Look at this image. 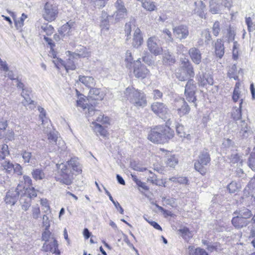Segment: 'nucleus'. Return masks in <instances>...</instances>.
<instances>
[{"label":"nucleus","mask_w":255,"mask_h":255,"mask_svg":"<svg viewBox=\"0 0 255 255\" xmlns=\"http://www.w3.org/2000/svg\"><path fill=\"white\" fill-rule=\"evenodd\" d=\"M40 204L43 207V210L45 213H51L50 207L46 199H41L40 200Z\"/></svg>","instance_id":"864d4df0"},{"label":"nucleus","mask_w":255,"mask_h":255,"mask_svg":"<svg viewBox=\"0 0 255 255\" xmlns=\"http://www.w3.org/2000/svg\"><path fill=\"white\" fill-rule=\"evenodd\" d=\"M54 31L53 26L47 23H43L39 28V32L41 34L45 33L47 35H51Z\"/></svg>","instance_id":"72a5a7b5"},{"label":"nucleus","mask_w":255,"mask_h":255,"mask_svg":"<svg viewBox=\"0 0 255 255\" xmlns=\"http://www.w3.org/2000/svg\"><path fill=\"white\" fill-rule=\"evenodd\" d=\"M58 9L55 4L47 2L44 5L42 10L43 18L48 22L54 20L57 17Z\"/></svg>","instance_id":"7ed1b4c3"},{"label":"nucleus","mask_w":255,"mask_h":255,"mask_svg":"<svg viewBox=\"0 0 255 255\" xmlns=\"http://www.w3.org/2000/svg\"><path fill=\"white\" fill-rule=\"evenodd\" d=\"M178 162V158L175 155L168 156L166 158V164L171 167H174Z\"/></svg>","instance_id":"09e8293b"},{"label":"nucleus","mask_w":255,"mask_h":255,"mask_svg":"<svg viewBox=\"0 0 255 255\" xmlns=\"http://www.w3.org/2000/svg\"><path fill=\"white\" fill-rule=\"evenodd\" d=\"M60 174V177L58 178V181L67 185H69L72 183L73 180V175L72 174H71L70 171L61 173Z\"/></svg>","instance_id":"393cba45"},{"label":"nucleus","mask_w":255,"mask_h":255,"mask_svg":"<svg viewBox=\"0 0 255 255\" xmlns=\"http://www.w3.org/2000/svg\"><path fill=\"white\" fill-rule=\"evenodd\" d=\"M136 28V27H135L134 21L133 20L132 21H130L126 23L125 27V31L126 35L127 36L126 40H128V37L130 35L131 29L133 28L134 30Z\"/></svg>","instance_id":"a19ab883"},{"label":"nucleus","mask_w":255,"mask_h":255,"mask_svg":"<svg viewBox=\"0 0 255 255\" xmlns=\"http://www.w3.org/2000/svg\"><path fill=\"white\" fill-rule=\"evenodd\" d=\"M163 63L167 65H171L175 62V59L174 56L168 51H164L162 56Z\"/></svg>","instance_id":"cd10ccee"},{"label":"nucleus","mask_w":255,"mask_h":255,"mask_svg":"<svg viewBox=\"0 0 255 255\" xmlns=\"http://www.w3.org/2000/svg\"><path fill=\"white\" fill-rule=\"evenodd\" d=\"M115 6L117 10L111 15L113 20H111V23H117L123 19L127 15V9L125 8L123 1L118 0L115 3Z\"/></svg>","instance_id":"6e6552de"},{"label":"nucleus","mask_w":255,"mask_h":255,"mask_svg":"<svg viewBox=\"0 0 255 255\" xmlns=\"http://www.w3.org/2000/svg\"><path fill=\"white\" fill-rule=\"evenodd\" d=\"M69 55L70 57L66 63L63 61H61V64L64 66L67 72L69 70H74L76 68L75 62L73 60L75 58H73L72 56H71V55Z\"/></svg>","instance_id":"f704fd0d"},{"label":"nucleus","mask_w":255,"mask_h":255,"mask_svg":"<svg viewBox=\"0 0 255 255\" xmlns=\"http://www.w3.org/2000/svg\"><path fill=\"white\" fill-rule=\"evenodd\" d=\"M57 246L56 241L52 238L49 242H45L42 248L46 252L54 253L57 248Z\"/></svg>","instance_id":"bb28decb"},{"label":"nucleus","mask_w":255,"mask_h":255,"mask_svg":"<svg viewBox=\"0 0 255 255\" xmlns=\"http://www.w3.org/2000/svg\"><path fill=\"white\" fill-rule=\"evenodd\" d=\"M57 167L58 169L60 171V174L61 173H63L69 171V170L67 169L66 164L63 163L57 164Z\"/></svg>","instance_id":"0e129e2a"},{"label":"nucleus","mask_w":255,"mask_h":255,"mask_svg":"<svg viewBox=\"0 0 255 255\" xmlns=\"http://www.w3.org/2000/svg\"><path fill=\"white\" fill-rule=\"evenodd\" d=\"M22 183V181L19 183L15 189L9 190L6 193L4 198L6 204L14 205L18 200L19 195H22L23 190L25 188V186H23Z\"/></svg>","instance_id":"20e7f679"},{"label":"nucleus","mask_w":255,"mask_h":255,"mask_svg":"<svg viewBox=\"0 0 255 255\" xmlns=\"http://www.w3.org/2000/svg\"><path fill=\"white\" fill-rule=\"evenodd\" d=\"M22 195L26 198H30L31 199L32 198L35 197L37 196L36 191L34 187H26L23 190Z\"/></svg>","instance_id":"e433bc0d"},{"label":"nucleus","mask_w":255,"mask_h":255,"mask_svg":"<svg viewBox=\"0 0 255 255\" xmlns=\"http://www.w3.org/2000/svg\"><path fill=\"white\" fill-rule=\"evenodd\" d=\"M195 255H209L205 250L200 248L195 250Z\"/></svg>","instance_id":"774afa93"},{"label":"nucleus","mask_w":255,"mask_h":255,"mask_svg":"<svg viewBox=\"0 0 255 255\" xmlns=\"http://www.w3.org/2000/svg\"><path fill=\"white\" fill-rule=\"evenodd\" d=\"M152 111L159 118L164 120H167V124H169L170 121V114L169 110L165 105L162 103H153L151 106Z\"/></svg>","instance_id":"423d86ee"},{"label":"nucleus","mask_w":255,"mask_h":255,"mask_svg":"<svg viewBox=\"0 0 255 255\" xmlns=\"http://www.w3.org/2000/svg\"><path fill=\"white\" fill-rule=\"evenodd\" d=\"M51 233L50 231H49V229L46 230L45 229V231L42 233V238L43 241H45V242H49V238H50V235Z\"/></svg>","instance_id":"338daca9"},{"label":"nucleus","mask_w":255,"mask_h":255,"mask_svg":"<svg viewBox=\"0 0 255 255\" xmlns=\"http://www.w3.org/2000/svg\"><path fill=\"white\" fill-rule=\"evenodd\" d=\"M133 73L136 78H144L150 74L149 71L143 64L139 59H137L134 65Z\"/></svg>","instance_id":"9b49d317"},{"label":"nucleus","mask_w":255,"mask_h":255,"mask_svg":"<svg viewBox=\"0 0 255 255\" xmlns=\"http://www.w3.org/2000/svg\"><path fill=\"white\" fill-rule=\"evenodd\" d=\"M73 25V22L68 21L63 25L58 30L59 33L62 38L68 37L71 34V29Z\"/></svg>","instance_id":"6ab92c4d"},{"label":"nucleus","mask_w":255,"mask_h":255,"mask_svg":"<svg viewBox=\"0 0 255 255\" xmlns=\"http://www.w3.org/2000/svg\"><path fill=\"white\" fill-rule=\"evenodd\" d=\"M233 215H238L246 220L250 219L253 215L251 211L246 208H243L236 210L234 212Z\"/></svg>","instance_id":"473e14b6"},{"label":"nucleus","mask_w":255,"mask_h":255,"mask_svg":"<svg viewBox=\"0 0 255 255\" xmlns=\"http://www.w3.org/2000/svg\"><path fill=\"white\" fill-rule=\"evenodd\" d=\"M50 220L47 216V214L43 215L42 216V226L45 227L46 230L49 229L50 226Z\"/></svg>","instance_id":"bf43d9fd"},{"label":"nucleus","mask_w":255,"mask_h":255,"mask_svg":"<svg viewBox=\"0 0 255 255\" xmlns=\"http://www.w3.org/2000/svg\"><path fill=\"white\" fill-rule=\"evenodd\" d=\"M30 93L31 90L28 89L22 91L21 93V96L24 98V100L22 101V103L23 106L25 107L29 105H34V101L31 100L30 97Z\"/></svg>","instance_id":"c756f323"},{"label":"nucleus","mask_w":255,"mask_h":255,"mask_svg":"<svg viewBox=\"0 0 255 255\" xmlns=\"http://www.w3.org/2000/svg\"><path fill=\"white\" fill-rule=\"evenodd\" d=\"M197 78L199 86L204 87L207 84L210 85L213 84V79L210 75L203 74L197 76Z\"/></svg>","instance_id":"aec40b11"},{"label":"nucleus","mask_w":255,"mask_h":255,"mask_svg":"<svg viewBox=\"0 0 255 255\" xmlns=\"http://www.w3.org/2000/svg\"><path fill=\"white\" fill-rule=\"evenodd\" d=\"M147 46L149 51L155 56L160 55L163 51L159 40L155 36L150 37L147 39Z\"/></svg>","instance_id":"1a4fd4ad"},{"label":"nucleus","mask_w":255,"mask_h":255,"mask_svg":"<svg viewBox=\"0 0 255 255\" xmlns=\"http://www.w3.org/2000/svg\"><path fill=\"white\" fill-rule=\"evenodd\" d=\"M12 172L18 175L22 174V167L18 163H15L13 165Z\"/></svg>","instance_id":"680f3d73"},{"label":"nucleus","mask_w":255,"mask_h":255,"mask_svg":"<svg viewBox=\"0 0 255 255\" xmlns=\"http://www.w3.org/2000/svg\"><path fill=\"white\" fill-rule=\"evenodd\" d=\"M32 177L35 180H42L45 178V173L41 169H34L32 172Z\"/></svg>","instance_id":"79ce46f5"},{"label":"nucleus","mask_w":255,"mask_h":255,"mask_svg":"<svg viewBox=\"0 0 255 255\" xmlns=\"http://www.w3.org/2000/svg\"><path fill=\"white\" fill-rule=\"evenodd\" d=\"M113 20L111 15H109L107 12L103 11L101 16L100 26L102 30L108 31L109 29V22Z\"/></svg>","instance_id":"a211bd4d"},{"label":"nucleus","mask_w":255,"mask_h":255,"mask_svg":"<svg viewBox=\"0 0 255 255\" xmlns=\"http://www.w3.org/2000/svg\"><path fill=\"white\" fill-rule=\"evenodd\" d=\"M201 35L202 36L204 37L205 39V42L206 44H208L209 41L211 40V35L210 34L209 30L208 29L203 30L202 31Z\"/></svg>","instance_id":"13d9d810"},{"label":"nucleus","mask_w":255,"mask_h":255,"mask_svg":"<svg viewBox=\"0 0 255 255\" xmlns=\"http://www.w3.org/2000/svg\"><path fill=\"white\" fill-rule=\"evenodd\" d=\"M125 94L129 102L137 108H143L147 105L145 95L134 88H127Z\"/></svg>","instance_id":"f03ea898"},{"label":"nucleus","mask_w":255,"mask_h":255,"mask_svg":"<svg viewBox=\"0 0 255 255\" xmlns=\"http://www.w3.org/2000/svg\"><path fill=\"white\" fill-rule=\"evenodd\" d=\"M211 158L209 153L207 151H203L199 155L198 160L194 163V168L202 175L206 173L205 166L210 162Z\"/></svg>","instance_id":"39448f33"},{"label":"nucleus","mask_w":255,"mask_h":255,"mask_svg":"<svg viewBox=\"0 0 255 255\" xmlns=\"http://www.w3.org/2000/svg\"><path fill=\"white\" fill-rule=\"evenodd\" d=\"M42 128L43 131L48 134V139L50 142L52 144L55 143L57 144V141L58 139V137L56 134L54 132H51V125L50 123L47 122V125L45 126H42Z\"/></svg>","instance_id":"412c9836"},{"label":"nucleus","mask_w":255,"mask_h":255,"mask_svg":"<svg viewBox=\"0 0 255 255\" xmlns=\"http://www.w3.org/2000/svg\"><path fill=\"white\" fill-rule=\"evenodd\" d=\"M243 104V99L241 100L239 108H235L233 110L232 116L234 120L237 121L241 119L242 117V107Z\"/></svg>","instance_id":"58836bf2"},{"label":"nucleus","mask_w":255,"mask_h":255,"mask_svg":"<svg viewBox=\"0 0 255 255\" xmlns=\"http://www.w3.org/2000/svg\"><path fill=\"white\" fill-rule=\"evenodd\" d=\"M188 53L191 60L195 64L198 65L201 62L202 54L198 48L192 47L189 49Z\"/></svg>","instance_id":"dca6fc26"},{"label":"nucleus","mask_w":255,"mask_h":255,"mask_svg":"<svg viewBox=\"0 0 255 255\" xmlns=\"http://www.w3.org/2000/svg\"><path fill=\"white\" fill-rule=\"evenodd\" d=\"M182 67L183 70H185L187 75L190 77L193 78L194 77L195 73L192 64L187 59H185L181 62Z\"/></svg>","instance_id":"5701e85b"},{"label":"nucleus","mask_w":255,"mask_h":255,"mask_svg":"<svg viewBox=\"0 0 255 255\" xmlns=\"http://www.w3.org/2000/svg\"><path fill=\"white\" fill-rule=\"evenodd\" d=\"M104 189L105 191L106 194L109 196L110 200L113 202V203L115 205V207L118 208V207H119V208L120 209V213L122 214H124V209L121 207L120 204L118 202H116L114 201V200L113 199L110 193L107 190V189L105 187H104Z\"/></svg>","instance_id":"603ef678"},{"label":"nucleus","mask_w":255,"mask_h":255,"mask_svg":"<svg viewBox=\"0 0 255 255\" xmlns=\"http://www.w3.org/2000/svg\"><path fill=\"white\" fill-rule=\"evenodd\" d=\"M174 106L177 111V114L182 117L189 113L190 108L183 98H179L175 100Z\"/></svg>","instance_id":"f8f14e48"},{"label":"nucleus","mask_w":255,"mask_h":255,"mask_svg":"<svg viewBox=\"0 0 255 255\" xmlns=\"http://www.w3.org/2000/svg\"><path fill=\"white\" fill-rule=\"evenodd\" d=\"M79 81L88 88H91L95 85V80L91 76H79Z\"/></svg>","instance_id":"a878e982"},{"label":"nucleus","mask_w":255,"mask_h":255,"mask_svg":"<svg viewBox=\"0 0 255 255\" xmlns=\"http://www.w3.org/2000/svg\"><path fill=\"white\" fill-rule=\"evenodd\" d=\"M13 165L10 161L5 160L1 163L0 168L6 173L11 174L12 172Z\"/></svg>","instance_id":"c9c22d12"},{"label":"nucleus","mask_w":255,"mask_h":255,"mask_svg":"<svg viewBox=\"0 0 255 255\" xmlns=\"http://www.w3.org/2000/svg\"><path fill=\"white\" fill-rule=\"evenodd\" d=\"M92 124L94 125V129L97 134H99L102 136H105L106 135L107 131L101 125L96 123L95 122H93Z\"/></svg>","instance_id":"de8ad7c7"},{"label":"nucleus","mask_w":255,"mask_h":255,"mask_svg":"<svg viewBox=\"0 0 255 255\" xmlns=\"http://www.w3.org/2000/svg\"><path fill=\"white\" fill-rule=\"evenodd\" d=\"M148 172L151 175L147 178V181L156 185H163V182L160 181V180L157 179L156 175L154 173H152L150 170H149Z\"/></svg>","instance_id":"49530a36"},{"label":"nucleus","mask_w":255,"mask_h":255,"mask_svg":"<svg viewBox=\"0 0 255 255\" xmlns=\"http://www.w3.org/2000/svg\"><path fill=\"white\" fill-rule=\"evenodd\" d=\"M21 181L23 182V186L29 188L32 185V180L30 177L27 175H24L22 180H20L19 183Z\"/></svg>","instance_id":"4d7b16f0"},{"label":"nucleus","mask_w":255,"mask_h":255,"mask_svg":"<svg viewBox=\"0 0 255 255\" xmlns=\"http://www.w3.org/2000/svg\"><path fill=\"white\" fill-rule=\"evenodd\" d=\"M173 34L179 40L186 39L189 35V29L185 25H180L173 28Z\"/></svg>","instance_id":"ddd939ff"},{"label":"nucleus","mask_w":255,"mask_h":255,"mask_svg":"<svg viewBox=\"0 0 255 255\" xmlns=\"http://www.w3.org/2000/svg\"><path fill=\"white\" fill-rule=\"evenodd\" d=\"M68 164L71 166L73 170L75 171L78 174L82 172V167L78 161L77 157H72L70 160L68 161Z\"/></svg>","instance_id":"7c9ffc66"},{"label":"nucleus","mask_w":255,"mask_h":255,"mask_svg":"<svg viewBox=\"0 0 255 255\" xmlns=\"http://www.w3.org/2000/svg\"><path fill=\"white\" fill-rule=\"evenodd\" d=\"M21 155L22 156L24 163H32V161L34 159V157L31 152L27 150H22L21 153Z\"/></svg>","instance_id":"4c0bfd02"},{"label":"nucleus","mask_w":255,"mask_h":255,"mask_svg":"<svg viewBox=\"0 0 255 255\" xmlns=\"http://www.w3.org/2000/svg\"><path fill=\"white\" fill-rule=\"evenodd\" d=\"M153 99L156 100L161 99L162 97L163 94L159 90H154L152 93Z\"/></svg>","instance_id":"69168bd1"},{"label":"nucleus","mask_w":255,"mask_h":255,"mask_svg":"<svg viewBox=\"0 0 255 255\" xmlns=\"http://www.w3.org/2000/svg\"><path fill=\"white\" fill-rule=\"evenodd\" d=\"M239 135L242 138H247L253 134V131L245 121H241L238 125Z\"/></svg>","instance_id":"2eb2a0df"},{"label":"nucleus","mask_w":255,"mask_h":255,"mask_svg":"<svg viewBox=\"0 0 255 255\" xmlns=\"http://www.w3.org/2000/svg\"><path fill=\"white\" fill-rule=\"evenodd\" d=\"M38 111L40 112V114L39 115V118H40L42 122V126H45L47 125V122L49 123L47 120H44V118H45L46 112L44 109L42 107H38Z\"/></svg>","instance_id":"6e6d98bb"},{"label":"nucleus","mask_w":255,"mask_h":255,"mask_svg":"<svg viewBox=\"0 0 255 255\" xmlns=\"http://www.w3.org/2000/svg\"><path fill=\"white\" fill-rule=\"evenodd\" d=\"M67 52L68 53V55H71V56H72L73 58H76L77 57H87L90 55V53L85 47H80L79 49H77L76 52H72L70 51H68Z\"/></svg>","instance_id":"b1692460"},{"label":"nucleus","mask_w":255,"mask_h":255,"mask_svg":"<svg viewBox=\"0 0 255 255\" xmlns=\"http://www.w3.org/2000/svg\"><path fill=\"white\" fill-rule=\"evenodd\" d=\"M225 0H218L210 1V10L213 14H216L219 13L223 6L227 7H230L232 5V0L230 2V5L227 6L225 5Z\"/></svg>","instance_id":"4468645a"},{"label":"nucleus","mask_w":255,"mask_h":255,"mask_svg":"<svg viewBox=\"0 0 255 255\" xmlns=\"http://www.w3.org/2000/svg\"><path fill=\"white\" fill-rule=\"evenodd\" d=\"M143 42V38L141 34V31L139 28L136 27L134 30L132 39V45L134 47L138 48Z\"/></svg>","instance_id":"4be33fe9"},{"label":"nucleus","mask_w":255,"mask_h":255,"mask_svg":"<svg viewBox=\"0 0 255 255\" xmlns=\"http://www.w3.org/2000/svg\"><path fill=\"white\" fill-rule=\"evenodd\" d=\"M166 126H157L152 128L148 135V139L152 142L163 144L172 138L174 132L169 128L170 124Z\"/></svg>","instance_id":"f257e3e1"},{"label":"nucleus","mask_w":255,"mask_h":255,"mask_svg":"<svg viewBox=\"0 0 255 255\" xmlns=\"http://www.w3.org/2000/svg\"><path fill=\"white\" fill-rule=\"evenodd\" d=\"M20 201L21 204L22 209L25 211L28 210L31 205V200L30 198H26L23 195H21L20 199Z\"/></svg>","instance_id":"37998d69"},{"label":"nucleus","mask_w":255,"mask_h":255,"mask_svg":"<svg viewBox=\"0 0 255 255\" xmlns=\"http://www.w3.org/2000/svg\"><path fill=\"white\" fill-rule=\"evenodd\" d=\"M234 216L232 223L236 229H241L249 225L250 221L248 220L241 217L238 215H234Z\"/></svg>","instance_id":"f3484780"},{"label":"nucleus","mask_w":255,"mask_h":255,"mask_svg":"<svg viewBox=\"0 0 255 255\" xmlns=\"http://www.w3.org/2000/svg\"><path fill=\"white\" fill-rule=\"evenodd\" d=\"M31 217L34 220H38L41 217V212L38 205H34L31 209Z\"/></svg>","instance_id":"a18cd8bd"},{"label":"nucleus","mask_w":255,"mask_h":255,"mask_svg":"<svg viewBox=\"0 0 255 255\" xmlns=\"http://www.w3.org/2000/svg\"><path fill=\"white\" fill-rule=\"evenodd\" d=\"M224 46L221 39H217L215 43V53L217 57L221 58L224 54Z\"/></svg>","instance_id":"2f4dec72"},{"label":"nucleus","mask_w":255,"mask_h":255,"mask_svg":"<svg viewBox=\"0 0 255 255\" xmlns=\"http://www.w3.org/2000/svg\"><path fill=\"white\" fill-rule=\"evenodd\" d=\"M176 132L180 137H182L183 136H185L186 133L183 131V127L182 126H176Z\"/></svg>","instance_id":"e2e57ef3"},{"label":"nucleus","mask_w":255,"mask_h":255,"mask_svg":"<svg viewBox=\"0 0 255 255\" xmlns=\"http://www.w3.org/2000/svg\"><path fill=\"white\" fill-rule=\"evenodd\" d=\"M195 4L196 5L197 7L199 9V10L197 11V12L198 13V14L200 16V17L201 18H205V14L204 11L206 10V5L202 0H199L198 1L195 2Z\"/></svg>","instance_id":"ea45409f"},{"label":"nucleus","mask_w":255,"mask_h":255,"mask_svg":"<svg viewBox=\"0 0 255 255\" xmlns=\"http://www.w3.org/2000/svg\"><path fill=\"white\" fill-rule=\"evenodd\" d=\"M87 102L88 99L80 98L77 101V105L83 109L87 117H97L99 115L98 112H96L94 107L92 105H89Z\"/></svg>","instance_id":"9d476101"},{"label":"nucleus","mask_w":255,"mask_h":255,"mask_svg":"<svg viewBox=\"0 0 255 255\" xmlns=\"http://www.w3.org/2000/svg\"><path fill=\"white\" fill-rule=\"evenodd\" d=\"M220 30L221 28L220 23L219 21H217L214 23L212 27V30L214 35L215 36H217L220 31Z\"/></svg>","instance_id":"052dcab7"},{"label":"nucleus","mask_w":255,"mask_h":255,"mask_svg":"<svg viewBox=\"0 0 255 255\" xmlns=\"http://www.w3.org/2000/svg\"><path fill=\"white\" fill-rule=\"evenodd\" d=\"M142 6L147 10L151 11L155 10L156 6L155 3L150 0H144L142 1Z\"/></svg>","instance_id":"c03bdc74"},{"label":"nucleus","mask_w":255,"mask_h":255,"mask_svg":"<svg viewBox=\"0 0 255 255\" xmlns=\"http://www.w3.org/2000/svg\"><path fill=\"white\" fill-rule=\"evenodd\" d=\"M240 184L236 182H232L228 186V189L231 193H234L240 188Z\"/></svg>","instance_id":"3c124183"},{"label":"nucleus","mask_w":255,"mask_h":255,"mask_svg":"<svg viewBox=\"0 0 255 255\" xmlns=\"http://www.w3.org/2000/svg\"><path fill=\"white\" fill-rule=\"evenodd\" d=\"M108 0H89L90 4L95 7L101 8L104 7Z\"/></svg>","instance_id":"8fccbe9b"},{"label":"nucleus","mask_w":255,"mask_h":255,"mask_svg":"<svg viewBox=\"0 0 255 255\" xmlns=\"http://www.w3.org/2000/svg\"><path fill=\"white\" fill-rule=\"evenodd\" d=\"M196 90L195 81L192 79H189L185 87V96L186 100L190 103H194L195 106H196L195 102L197 99L195 96Z\"/></svg>","instance_id":"0eeeda50"},{"label":"nucleus","mask_w":255,"mask_h":255,"mask_svg":"<svg viewBox=\"0 0 255 255\" xmlns=\"http://www.w3.org/2000/svg\"><path fill=\"white\" fill-rule=\"evenodd\" d=\"M248 165L252 170L255 171V152H252L249 158Z\"/></svg>","instance_id":"5fc2aeb1"},{"label":"nucleus","mask_w":255,"mask_h":255,"mask_svg":"<svg viewBox=\"0 0 255 255\" xmlns=\"http://www.w3.org/2000/svg\"><path fill=\"white\" fill-rule=\"evenodd\" d=\"M90 97L94 100H102L104 99L105 94L98 88H92L89 91Z\"/></svg>","instance_id":"c85d7f7f"}]
</instances>
